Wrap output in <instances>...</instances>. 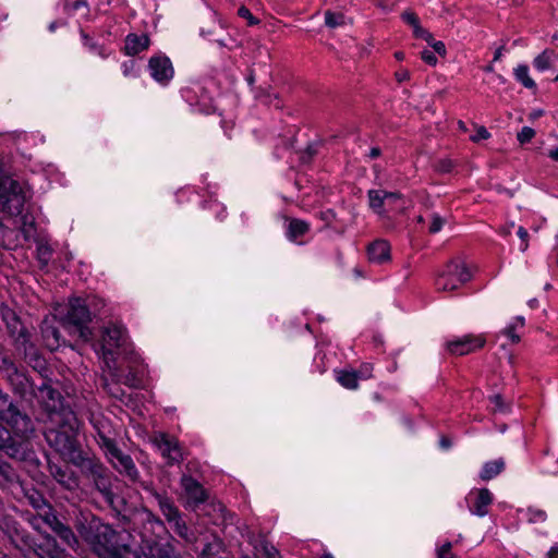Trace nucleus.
Instances as JSON below:
<instances>
[{
  "instance_id": "1",
  "label": "nucleus",
  "mask_w": 558,
  "mask_h": 558,
  "mask_svg": "<svg viewBox=\"0 0 558 558\" xmlns=\"http://www.w3.org/2000/svg\"><path fill=\"white\" fill-rule=\"evenodd\" d=\"M129 523L141 537L140 548L143 554L151 558H181L169 541L163 542V536L168 534L167 527L153 511L145 507L136 508Z\"/></svg>"
},
{
  "instance_id": "2",
  "label": "nucleus",
  "mask_w": 558,
  "mask_h": 558,
  "mask_svg": "<svg viewBox=\"0 0 558 558\" xmlns=\"http://www.w3.org/2000/svg\"><path fill=\"white\" fill-rule=\"evenodd\" d=\"M8 411L1 420L10 429L1 423L0 426L9 434V438H4L3 446L0 444V450L17 461L31 460L34 452L29 447V439L35 436V424L32 417L16 404Z\"/></svg>"
},
{
  "instance_id": "3",
  "label": "nucleus",
  "mask_w": 558,
  "mask_h": 558,
  "mask_svg": "<svg viewBox=\"0 0 558 558\" xmlns=\"http://www.w3.org/2000/svg\"><path fill=\"white\" fill-rule=\"evenodd\" d=\"M74 526L99 558H114V550L123 541L120 532L95 514L82 511L75 515Z\"/></svg>"
},
{
  "instance_id": "4",
  "label": "nucleus",
  "mask_w": 558,
  "mask_h": 558,
  "mask_svg": "<svg viewBox=\"0 0 558 558\" xmlns=\"http://www.w3.org/2000/svg\"><path fill=\"white\" fill-rule=\"evenodd\" d=\"M45 438L49 446L53 448L64 461L73 465L85 453L81 449L77 440V423L75 418H73V423L70 422L68 426L47 430Z\"/></svg>"
},
{
  "instance_id": "5",
  "label": "nucleus",
  "mask_w": 558,
  "mask_h": 558,
  "mask_svg": "<svg viewBox=\"0 0 558 558\" xmlns=\"http://www.w3.org/2000/svg\"><path fill=\"white\" fill-rule=\"evenodd\" d=\"M28 185L3 172L0 167V206L10 216L22 214L24 205L31 199Z\"/></svg>"
},
{
  "instance_id": "6",
  "label": "nucleus",
  "mask_w": 558,
  "mask_h": 558,
  "mask_svg": "<svg viewBox=\"0 0 558 558\" xmlns=\"http://www.w3.org/2000/svg\"><path fill=\"white\" fill-rule=\"evenodd\" d=\"M12 543L21 550H28L36 558H69L64 549H62L54 537L46 534L41 541L37 542L25 531L15 529L14 535H10Z\"/></svg>"
},
{
  "instance_id": "7",
  "label": "nucleus",
  "mask_w": 558,
  "mask_h": 558,
  "mask_svg": "<svg viewBox=\"0 0 558 558\" xmlns=\"http://www.w3.org/2000/svg\"><path fill=\"white\" fill-rule=\"evenodd\" d=\"M149 494L157 501L160 512L166 518L167 522L171 525L172 530L186 543L193 544L196 542L197 536L191 530L183 519L179 508L175 506L173 499L166 493H160L155 488H147Z\"/></svg>"
},
{
  "instance_id": "8",
  "label": "nucleus",
  "mask_w": 558,
  "mask_h": 558,
  "mask_svg": "<svg viewBox=\"0 0 558 558\" xmlns=\"http://www.w3.org/2000/svg\"><path fill=\"white\" fill-rule=\"evenodd\" d=\"M125 342V329L123 326L110 323L105 326L101 331V341L98 354L101 355L107 369L114 380L119 381L116 373V350Z\"/></svg>"
},
{
  "instance_id": "9",
  "label": "nucleus",
  "mask_w": 558,
  "mask_h": 558,
  "mask_svg": "<svg viewBox=\"0 0 558 558\" xmlns=\"http://www.w3.org/2000/svg\"><path fill=\"white\" fill-rule=\"evenodd\" d=\"M90 322L92 314L85 301L80 298L71 299L64 317L65 327L76 332L82 340L88 341L93 335L88 327Z\"/></svg>"
},
{
  "instance_id": "10",
  "label": "nucleus",
  "mask_w": 558,
  "mask_h": 558,
  "mask_svg": "<svg viewBox=\"0 0 558 558\" xmlns=\"http://www.w3.org/2000/svg\"><path fill=\"white\" fill-rule=\"evenodd\" d=\"M0 373L10 384L13 392L21 398H25L31 389V380L24 373V371L20 369L14 361L11 359V355L3 349L0 344Z\"/></svg>"
},
{
  "instance_id": "11",
  "label": "nucleus",
  "mask_w": 558,
  "mask_h": 558,
  "mask_svg": "<svg viewBox=\"0 0 558 558\" xmlns=\"http://www.w3.org/2000/svg\"><path fill=\"white\" fill-rule=\"evenodd\" d=\"M1 315L7 330L10 337L13 339L16 350L22 352L26 359L32 354L33 350L28 330L23 326L16 313L11 308L3 307L1 310Z\"/></svg>"
},
{
  "instance_id": "12",
  "label": "nucleus",
  "mask_w": 558,
  "mask_h": 558,
  "mask_svg": "<svg viewBox=\"0 0 558 558\" xmlns=\"http://www.w3.org/2000/svg\"><path fill=\"white\" fill-rule=\"evenodd\" d=\"M470 279L471 272L469 268L462 263L452 260L449 262L445 270L438 275L435 284L439 291H454Z\"/></svg>"
},
{
  "instance_id": "13",
  "label": "nucleus",
  "mask_w": 558,
  "mask_h": 558,
  "mask_svg": "<svg viewBox=\"0 0 558 558\" xmlns=\"http://www.w3.org/2000/svg\"><path fill=\"white\" fill-rule=\"evenodd\" d=\"M108 449L105 450L107 458L112 466L120 473L129 477L131 481H136L140 476L138 470L135 466L133 459L123 453L114 441H108Z\"/></svg>"
},
{
  "instance_id": "14",
  "label": "nucleus",
  "mask_w": 558,
  "mask_h": 558,
  "mask_svg": "<svg viewBox=\"0 0 558 558\" xmlns=\"http://www.w3.org/2000/svg\"><path fill=\"white\" fill-rule=\"evenodd\" d=\"M153 442L167 460L168 465L178 464L183 461V449L175 437L158 433L154 435Z\"/></svg>"
},
{
  "instance_id": "15",
  "label": "nucleus",
  "mask_w": 558,
  "mask_h": 558,
  "mask_svg": "<svg viewBox=\"0 0 558 558\" xmlns=\"http://www.w3.org/2000/svg\"><path fill=\"white\" fill-rule=\"evenodd\" d=\"M485 342L483 336L465 335L448 340L445 345L452 355H465L483 348Z\"/></svg>"
},
{
  "instance_id": "16",
  "label": "nucleus",
  "mask_w": 558,
  "mask_h": 558,
  "mask_svg": "<svg viewBox=\"0 0 558 558\" xmlns=\"http://www.w3.org/2000/svg\"><path fill=\"white\" fill-rule=\"evenodd\" d=\"M43 521L70 548L75 549L78 546V539L71 526L63 523L54 511H46Z\"/></svg>"
},
{
  "instance_id": "17",
  "label": "nucleus",
  "mask_w": 558,
  "mask_h": 558,
  "mask_svg": "<svg viewBox=\"0 0 558 558\" xmlns=\"http://www.w3.org/2000/svg\"><path fill=\"white\" fill-rule=\"evenodd\" d=\"M74 465L81 470L82 474L88 478L92 484L111 473L98 458L87 453H84Z\"/></svg>"
},
{
  "instance_id": "18",
  "label": "nucleus",
  "mask_w": 558,
  "mask_h": 558,
  "mask_svg": "<svg viewBox=\"0 0 558 558\" xmlns=\"http://www.w3.org/2000/svg\"><path fill=\"white\" fill-rule=\"evenodd\" d=\"M37 401L48 412H54L61 404V395L50 384L44 381L40 386L33 387L31 383V389Z\"/></svg>"
},
{
  "instance_id": "19",
  "label": "nucleus",
  "mask_w": 558,
  "mask_h": 558,
  "mask_svg": "<svg viewBox=\"0 0 558 558\" xmlns=\"http://www.w3.org/2000/svg\"><path fill=\"white\" fill-rule=\"evenodd\" d=\"M469 510L472 514L484 517L493 502V494L487 488L473 489L468 495Z\"/></svg>"
},
{
  "instance_id": "20",
  "label": "nucleus",
  "mask_w": 558,
  "mask_h": 558,
  "mask_svg": "<svg viewBox=\"0 0 558 558\" xmlns=\"http://www.w3.org/2000/svg\"><path fill=\"white\" fill-rule=\"evenodd\" d=\"M181 486L186 495L189 506L193 508L205 502L208 498L207 492L202 484L191 475H183L181 477Z\"/></svg>"
},
{
  "instance_id": "21",
  "label": "nucleus",
  "mask_w": 558,
  "mask_h": 558,
  "mask_svg": "<svg viewBox=\"0 0 558 558\" xmlns=\"http://www.w3.org/2000/svg\"><path fill=\"white\" fill-rule=\"evenodd\" d=\"M150 75L159 83L166 84L173 76V68L170 59L165 56H156L149 59Z\"/></svg>"
},
{
  "instance_id": "22",
  "label": "nucleus",
  "mask_w": 558,
  "mask_h": 558,
  "mask_svg": "<svg viewBox=\"0 0 558 558\" xmlns=\"http://www.w3.org/2000/svg\"><path fill=\"white\" fill-rule=\"evenodd\" d=\"M369 208L380 217H386L387 211L385 209L386 198H401L399 192H387L384 190H369L367 192Z\"/></svg>"
},
{
  "instance_id": "23",
  "label": "nucleus",
  "mask_w": 558,
  "mask_h": 558,
  "mask_svg": "<svg viewBox=\"0 0 558 558\" xmlns=\"http://www.w3.org/2000/svg\"><path fill=\"white\" fill-rule=\"evenodd\" d=\"M49 472L51 476L66 490L73 492L78 488V477L72 470L49 463Z\"/></svg>"
},
{
  "instance_id": "24",
  "label": "nucleus",
  "mask_w": 558,
  "mask_h": 558,
  "mask_svg": "<svg viewBox=\"0 0 558 558\" xmlns=\"http://www.w3.org/2000/svg\"><path fill=\"white\" fill-rule=\"evenodd\" d=\"M116 477L112 472L102 477V480H98L93 485V488L102 497L104 501L112 509H114V500L117 495L113 492V482Z\"/></svg>"
},
{
  "instance_id": "25",
  "label": "nucleus",
  "mask_w": 558,
  "mask_h": 558,
  "mask_svg": "<svg viewBox=\"0 0 558 558\" xmlns=\"http://www.w3.org/2000/svg\"><path fill=\"white\" fill-rule=\"evenodd\" d=\"M367 256L369 262L383 264L390 259V245L385 240H375L367 247Z\"/></svg>"
},
{
  "instance_id": "26",
  "label": "nucleus",
  "mask_w": 558,
  "mask_h": 558,
  "mask_svg": "<svg viewBox=\"0 0 558 558\" xmlns=\"http://www.w3.org/2000/svg\"><path fill=\"white\" fill-rule=\"evenodd\" d=\"M149 46V38L147 35L130 34L125 38V53L129 56H136L137 53L146 50Z\"/></svg>"
},
{
  "instance_id": "27",
  "label": "nucleus",
  "mask_w": 558,
  "mask_h": 558,
  "mask_svg": "<svg viewBox=\"0 0 558 558\" xmlns=\"http://www.w3.org/2000/svg\"><path fill=\"white\" fill-rule=\"evenodd\" d=\"M95 430H96V440L97 444L104 449L107 450L109 445H107L108 441H114L111 437L110 428L108 423L101 418V417H95L93 416L90 420Z\"/></svg>"
},
{
  "instance_id": "28",
  "label": "nucleus",
  "mask_w": 558,
  "mask_h": 558,
  "mask_svg": "<svg viewBox=\"0 0 558 558\" xmlns=\"http://www.w3.org/2000/svg\"><path fill=\"white\" fill-rule=\"evenodd\" d=\"M41 335L45 345L51 351L58 349L64 342L59 329L47 322H44L41 326Z\"/></svg>"
},
{
  "instance_id": "29",
  "label": "nucleus",
  "mask_w": 558,
  "mask_h": 558,
  "mask_svg": "<svg viewBox=\"0 0 558 558\" xmlns=\"http://www.w3.org/2000/svg\"><path fill=\"white\" fill-rule=\"evenodd\" d=\"M19 482V473L11 464L0 459V486L7 488L17 484Z\"/></svg>"
},
{
  "instance_id": "30",
  "label": "nucleus",
  "mask_w": 558,
  "mask_h": 558,
  "mask_svg": "<svg viewBox=\"0 0 558 558\" xmlns=\"http://www.w3.org/2000/svg\"><path fill=\"white\" fill-rule=\"evenodd\" d=\"M337 381L345 389L355 390L359 388V379L355 369H340L336 372Z\"/></svg>"
},
{
  "instance_id": "31",
  "label": "nucleus",
  "mask_w": 558,
  "mask_h": 558,
  "mask_svg": "<svg viewBox=\"0 0 558 558\" xmlns=\"http://www.w3.org/2000/svg\"><path fill=\"white\" fill-rule=\"evenodd\" d=\"M505 469L504 459H497L494 461L486 462L481 471L480 477L483 481H489L500 474Z\"/></svg>"
},
{
  "instance_id": "32",
  "label": "nucleus",
  "mask_w": 558,
  "mask_h": 558,
  "mask_svg": "<svg viewBox=\"0 0 558 558\" xmlns=\"http://www.w3.org/2000/svg\"><path fill=\"white\" fill-rule=\"evenodd\" d=\"M27 499L35 509L41 511L39 513V518L41 520L46 511H53L52 507L47 502L45 497L37 490H33L32 493L27 494Z\"/></svg>"
},
{
  "instance_id": "33",
  "label": "nucleus",
  "mask_w": 558,
  "mask_h": 558,
  "mask_svg": "<svg viewBox=\"0 0 558 558\" xmlns=\"http://www.w3.org/2000/svg\"><path fill=\"white\" fill-rule=\"evenodd\" d=\"M310 230V225L300 219H292L289 222L288 227V238L292 241L296 240L299 236H303Z\"/></svg>"
},
{
  "instance_id": "34",
  "label": "nucleus",
  "mask_w": 558,
  "mask_h": 558,
  "mask_svg": "<svg viewBox=\"0 0 558 558\" xmlns=\"http://www.w3.org/2000/svg\"><path fill=\"white\" fill-rule=\"evenodd\" d=\"M254 549V558H277L279 555L275 546L264 539L256 544Z\"/></svg>"
},
{
  "instance_id": "35",
  "label": "nucleus",
  "mask_w": 558,
  "mask_h": 558,
  "mask_svg": "<svg viewBox=\"0 0 558 558\" xmlns=\"http://www.w3.org/2000/svg\"><path fill=\"white\" fill-rule=\"evenodd\" d=\"M514 77L518 82H520L525 88L534 89L536 88V84L534 80L529 74V68L525 64H520L514 69Z\"/></svg>"
},
{
  "instance_id": "36",
  "label": "nucleus",
  "mask_w": 558,
  "mask_h": 558,
  "mask_svg": "<svg viewBox=\"0 0 558 558\" xmlns=\"http://www.w3.org/2000/svg\"><path fill=\"white\" fill-rule=\"evenodd\" d=\"M555 56V52L550 49H545L542 53L533 60V65L538 71L548 70L551 66V60Z\"/></svg>"
},
{
  "instance_id": "37",
  "label": "nucleus",
  "mask_w": 558,
  "mask_h": 558,
  "mask_svg": "<svg viewBox=\"0 0 558 558\" xmlns=\"http://www.w3.org/2000/svg\"><path fill=\"white\" fill-rule=\"evenodd\" d=\"M14 231L7 227L0 218V246L11 248L15 245Z\"/></svg>"
},
{
  "instance_id": "38",
  "label": "nucleus",
  "mask_w": 558,
  "mask_h": 558,
  "mask_svg": "<svg viewBox=\"0 0 558 558\" xmlns=\"http://www.w3.org/2000/svg\"><path fill=\"white\" fill-rule=\"evenodd\" d=\"M222 550V543L215 539L214 542L207 543L202 550L201 558H219Z\"/></svg>"
},
{
  "instance_id": "39",
  "label": "nucleus",
  "mask_w": 558,
  "mask_h": 558,
  "mask_svg": "<svg viewBox=\"0 0 558 558\" xmlns=\"http://www.w3.org/2000/svg\"><path fill=\"white\" fill-rule=\"evenodd\" d=\"M325 23L330 28H336L344 24V15L331 11L325 12Z\"/></svg>"
},
{
  "instance_id": "40",
  "label": "nucleus",
  "mask_w": 558,
  "mask_h": 558,
  "mask_svg": "<svg viewBox=\"0 0 558 558\" xmlns=\"http://www.w3.org/2000/svg\"><path fill=\"white\" fill-rule=\"evenodd\" d=\"M546 512L542 509L532 508L527 509V520L531 523L544 522L546 520Z\"/></svg>"
},
{
  "instance_id": "41",
  "label": "nucleus",
  "mask_w": 558,
  "mask_h": 558,
  "mask_svg": "<svg viewBox=\"0 0 558 558\" xmlns=\"http://www.w3.org/2000/svg\"><path fill=\"white\" fill-rule=\"evenodd\" d=\"M14 405L9 395L0 390V417L2 418L4 414L9 412L8 410H11V407Z\"/></svg>"
},
{
  "instance_id": "42",
  "label": "nucleus",
  "mask_w": 558,
  "mask_h": 558,
  "mask_svg": "<svg viewBox=\"0 0 558 558\" xmlns=\"http://www.w3.org/2000/svg\"><path fill=\"white\" fill-rule=\"evenodd\" d=\"M355 374L359 380L369 379L373 376V365L369 363H364L360 366L359 369H355Z\"/></svg>"
},
{
  "instance_id": "43",
  "label": "nucleus",
  "mask_w": 558,
  "mask_h": 558,
  "mask_svg": "<svg viewBox=\"0 0 558 558\" xmlns=\"http://www.w3.org/2000/svg\"><path fill=\"white\" fill-rule=\"evenodd\" d=\"M454 167V163L451 159H439L436 161L434 168L436 171L440 173H449Z\"/></svg>"
},
{
  "instance_id": "44",
  "label": "nucleus",
  "mask_w": 558,
  "mask_h": 558,
  "mask_svg": "<svg viewBox=\"0 0 558 558\" xmlns=\"http://www.w3.org/2000/svg\"><path fill=\"white\" fill-rule=\"evenodd\" d=\"M436 555L437 558H456L452 553V544L450 542H446L442 546L437 548Z\"/></svg>"
},
{
  "instance_id": "45",
  "label": "nucleus",
  "mask_w": 558,
  "mask_h": 558,
  "mask_svg": "<svg viewBox=\"0 0 558 558\" xmlns=\"http://www.w3.org/2000/svg\"><path fill=\"white\" fill-rule=\"evenodd\" d=\"M446 220L440 217L438 214H433L432 215V222H430V226H429V232L430 233H437L441 230V228L444 227Z\"/></svg>"
},
{
  "instance_id": "46",
  "label": "nucleus",
  "mask_w": 558,
  "mask_h": 558,
  "mask_svg": "<svg viewBox=\"0 0 558 558\" xmlns=\"http://www.w3.org/2000/svg\"><path fill=\"white\" fill-rule=\"evenodd\" d=\"M535 135V131L532 128L524 126L522 130L518 133V141L521 144L529 143Z\"/></svg>"
},
{
  "instance_id": "47",
  "label": "nucleus",
  "mask_w": 558,
  "mask_h": 558,
  "mask_svg": "<svg viewBox=\"0 0 558 558\" xmlns=\"http://www.w3.org/2000/svg\"><path fill=\"white\" fill-rule=\"evenodd\" d=\"M412 27H413V34L415 37L424 39L427 43H430V40L433 39V35L428 31L423 28L420 25V22Z\"/></svg>"
},
{
  "instance_id": "48",
  "label": "nucleus",
  "mask_w": 558,
  "mask_h": 558,
  "mask_svg": "<svg viewBox=\"0 0 558 558\" xmlns=\"http://www.w3.org/2000/svg\"><path fill=\"white\" fill-rule=\"evenodd\" d=\"M82 38L84 40V45L86 47H88L92 51H95L97 52L98 54H100L101 57H105L104 52H102V48L100 46H98L96 43H94L89 36L85 33H82Z\"/></svg>"
},
{
  "instance_id": "49",
  "label": "nucleus",
  "mask_w": 558,
  "mask_h": 558,
  "mask_svg": "<svg viewBox=\"0 0 558 558\" xmlns=\"http://www.w3.org/2000/svg\"><path fill=\"white\" fill-rule=\"evenodd\" d=\"M489 136H490V134H489V132L487 131V129L485 126H478L476 129V133L474 135H471L470 140L472 142L476 143V142H478L481 140H487V138H489Z\"/></svg>"
},
{
  "instance_id": "50",
  "label": "nucleus",
  "mask_w": 558,
  "mask_h": 558,
  "mask_svg": "<svg viewBox=\"0 0 558 558\" xmlns=\"http://www.w3.org/2000/svg\"><path fill=\"white\" fill-rule=\"evenodd\" d=\"M518 236L520 238L521 240V246H520V250L522 252L526 251L527 250V246H529V233L526 231L525 228L523 227H519L518 231Z\"/></svg>"
},
{
  "instance_id": "51",
  "label": "nucleus",
  "mask_w": 558,
  "mask_h": 558,
  "mask_svg": "<svg viewBox=\"0 0 558 558\" xmlns=\"http://www.w3.org/2000/svg\"><path fill=\"white\" fill-rule=\"evenodd\" d=\"M238 14L241 17L246 19L250 25H255L258 23V21L252 15L251 11L245 7H241L238 10Z\"/></svg>"
},
{
  "instance_id": "52",
  "label": "nucleus",
  "mask_w": 558,
  "mask_h": 558,
  "mask_svg": "<svg viewBox=\"0 0 558 558\" xmlns=\"http://www.w3.org/2000/svg\"><path fill=\"white\" fill-rule=\"evenodd\" d=\"M421 57L429 65H436L437 63V58L435 53L430 50H423L421 52Z\"/></svg>"
},
{
  "instance_id": "53",
  "label": "nucleus",
  "mask_w": 558,
  "mask_h": 558,
  "mask_svg": "<svg viewBox=\"0 0 558 558\" xmlns=\"http://www.w3.org/2000/svg\"><path fill=\"white\" fill-rule=\"evenodd\" d=\"M316 153L317 149L314 147V145H308L305 151L301 155V160L303 162H310Z\"/></svg>"
},
{
  "instance_id": "54",
  "label": "nucleus",
  "mask_w": 558,
  "mask_h": 558,
  "mask_svg": "<svg viewBox=\"0 0 558 558\" xmlns=\"http://www.w3.org/2000/svg\"><path fill=\"white\" fill-rule=\"evenodd\" d=\"M320 218L327 226H330L336 220V213L332 209H327L320 213Z\"/></svg>"
},
{
  "instance_id": "55",
  "label": "nucleus",
  "mask_w": 558,
  "mask_h": 558,
  "mask_svg": "<svg viewBox=\"0 0 558 558\" xmlns=\"http://www.w3.org/2000/svg\"><path fill=\"white\" fill-rule=\"evenodd\" d=\"M504 333L510 338L512 343H517L520 341V337L515 333V325H510L505 328Z\"/></svg>"
},
{
  "instance_id": "56",
  "label": "nucleus",
  "mask_w": 558,
  "mask_h": 558,
  "mask_svg": "<svg viewBox=\"0 0 558 558\" xmlns=\"http://www.w3.org/2000/svg\"><path fill=\"white\" fill-rule=\"evenodd\" d=\"M490 401L495 404V411H505L506 407L504 405V400L500 395H494L490 397Z\"/></svg>"
},
{
  "instance_id": "57",
  "label": "nucleus",
  "mask_w": 558,
  "mask_h": 558,
  "mask_svg": "<svg viewBox=\"0 0 558 558\" xmlns=\"http://www.w3.org/2000/svg\"><path fill=\"white\" fill-rule=\"evenodd\" d=\"M402 196L401 198H386V204L390 207V209H396V210H399V211H403L404 210V206L403 204L402 205H399L398 203L402 201Z\"/></svg>"
},
{
  "instance_id": "58",
  "label": "nucleus",
  "mask_w": 558,
  "mask_h": 558,
  "mask_svg": "<svg viewBox=\"0 0 558 558\" xmlns=\"http://www.w3.org/2000/svg\"><path fill=\"white\" fill-rule=\"evenodd\" d=\"M402 19H403V21H404L407 24H409V25H411V26H414L415 24H417V23H418V17H417V16H416V14H415V13H413V12H404V13L402 14Z\"/></svg>"
},
{
  "instance_id": "59",
  "label": "nucleus",
  "mask_w": 558,
  "mask_h": 558,
  "mask_svg": "<svg viewBox=\"0 0 558 558\" xmlns=\"http://www.w3.org/2000/svg\"><path fill=\"white\" fill-rule=\"evenodd\" d=\"M433 49L440 56H445L446 54V46L442 41H434V39L430 40V43H428Z\"/></svg>"
},
{
  "instance_id": "60",
  "label": "nucleus",
  "mask_w": 558,
  "mask_h": 558,
  "mask_svg": "<svg viewBox=\"0 0 558 558\" xmlns=\"http://www.w3.org/2000/svg\"><path fill=\"white\" fill-rule=\"evenodd\" d=\"M395 75L399 83H402L410 78V72L405 69H401V70L397 71Z\"/></svg>"
},
{
  "instance_id": "61",
  "label": "nucleus",
  "mask_w": 558,
  "mask_h": 558,
  "mask_svg": "<svg viewBox=\"0 0 558 558\" xmlns=\"http://www.w3.org/2000/svg\"><path fill=\"white\" fill-rule=\"evenodd\" d=\"M82 8H87V2L85 0H75L72 4H71V10L72 11H78L81 10Z\"/></svg>"
},
{
  "instance_id": "62",
  "label": "nucleus",
  "mask_w": 558,
  "mask_h": 558,
  "mask_svg": "<svg viewBox=\"0 0 558 558\" xmlns=\"http://www.w3.org/2000/svg\"><path fill=\"white\" fill-rule=\"evenodd\" d=\"M123 74L125 76H130L133 73L134 70V61H130L129 63H124L122 65Z\"/></svg>"
},
{
  "instance_id": "63",
  "label": "nucleus",
  "mask_w": 558,
  "mask_h": 558,
  "mask_svg": "<svg viewBox=\"0 0 558 558\" xmlns=\"http://www.w3.org/2000/svg\"><path fill=\"white\" fill-rule=\"evenodd\" d=\"M266 104L268 105H275L277 108H279V101H278V96L277 95H274L272 97L270 95L267 96V99L265 100Z\"/></svg>"
},
{
  "instance_id": "64",
  "label": "nucleus",
  "mask_w": 558,
  "mask_h": 558,
  "mask_svg": "<svg viewBox=\"0 0 558 558\" xmlns=\"http://www.w3.org/2000/svg\"><path fill=\"white\" fill-rule=\"evenodd\" d=\"M548 156L555 160V161H558V147L555 148V149H550L549 153H548Z\"/></svg>"
}]
</instances>
